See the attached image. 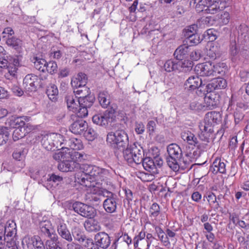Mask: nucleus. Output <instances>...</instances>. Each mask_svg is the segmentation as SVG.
Segmentation results:
<instances>
[{
    "label": "nucleus",
    "instance_id": "5701e85b",
    "mask_svg": "<svg viewBox=\"0 0 249 249\" xmlns=\"http://www.w3.org/2000/svg\"><path fill=\"white\" fill-rule=\"evenodd\" d=\"M87 128V124L86 121L80 119L72 124L70 129L72 133L80 135Z\"/></svg>",
    "mask_w": 249,
    "mask_h": 249
},
{
    "label": "nucleus",
    "instance_id": "c85d7f7f",
    "mask_svg": "<svg viewBox=\"0 0 249 249\" xmlns=\"http://www.w3.org/2000/svg\"><path fill=\"white\" fill-rule=\"evenodd\" d=\"M84 227L89 232L97 231L101 229L99 222L92 218H89L85 222Z\"/></svg>",
    "mask_w": 249,
    "mask_h": 249
},
{
    "label": "nucleus",
    "instance_id": "4d7b16f0",
    "mask_svg": "<svg viewBox=\"0 0 249 249\" xmlns=\"http://www.w3.org/2000/svg\"><path fill=\"white\" fill-rule=\"evenodd\" d=\"M206 37L211 42L215 40L217 38L215 31L213 29L207 30L203 34V37L206 38Z\"/></svg>",
    "mask_w": 249,
    "mask_h": 249
},
{
    "label": "nucleus",
    "instance_id": "2eb2a0df",
    "mask_svg": "<svg viewBox=\"0 0 249 249\" xmlns=\"http://www.w3.org/2000/svg\"><path fill=\"white\" fill-rule=\"evenodd\" d=\"M199 136L203 140L208 139L211 134L213 132V125L209 122L204 120L199 123Z\"/></svg>",
    "mask_w": 249,
    "mask_h": 249
},
{
    "label": "nucleus",
    "instance_id": "3c124183",
    "mask_svg": "<svg viewBox=\"0 0 249 249\" xmlns=\"http://www.w3.org/2000/svg\"><path fill=\"white\" fill-rule=\"evenodd\" d=\"M155 230L158 234V236L160 240L163 242L165 245H167L170 244L168 237L166 234H165L163 231L160 227H156Z\"/></svg>",
    "mask_w": 249,
    "mask_h": 249
},
{
    "label": "nucleus",
    "instance_id": "c756f323",
    "mask_svg": "<svg viewBox=\"0 0 249 249\" xmlns=\"http://www.w3.org/2000/svg\"><path fill=\"white\" fill-rule=\"evenodd\" d=\"M6 44L19 53L23 50V42L19 38L15 37H9L6 40Z\"/></svg>",
    "mask_w": 249,
    "mask_h": 249
},
{
    "label": "nucleus",
    "instance_id": "2f4dec72",
    "mask_svg": "<svg viewBox=\"0 0 249 249\" xmlns=\"http://www.w3.org/2000/svg\"><path fill=\"white\" fill-rule=\"evenodd\" d=\"M65 146L75 150H80L84 147L81 140L75 138H71L68 141L66 140Z\"/></svg>",
    "mask_w": 249,
    "mask_h": 249
},
{
    "label": "nucleus",
    "instance_id": "8fccbe9b",
    "mask_svg": "<svg viewBox=\"0 0 249 249\" xmlns=\"http://www.w3.org/2000/svg\"><path fill=\"white\" fill-rule=\"evenodd\" d=\"M180 159L168 157L167 158V163L169 167L174 171H177L179 169L178 160Z\"/></svg>",
    "mask_w": 249,
    "mask_h": 249
},
{
    "label": "nucleus",
    "instance_id": "4be33fe9",
    "mask_svg": "<svg viewBox=\"0 0 249 249\" xmlns=\"http://www.w3.org/2000/svg\"><path fill=\"white\" fill-rule=\"evenodd\" d=\"M65 149L67 151L65 157L71 158V159L76 163H79V162H82L87 159V155L84 153L73 151L68 147Z\"/></svg>",
    "mask_w": 249,
    "mask_h": 249
},
{
    "label": "nucleus",
    "instance_id": "338daca9",
    "mask_svg": "<svg viewBox=\"0 0 249 249\" xmlns=\"http://www.w3.org/2000/svg\"><path fill=\"white\" fill-rule=\"evenodd\" d=\"M206 1L208 7V8L205 10V11H207V13L214 14V11H215V9H213L212 7H214V0H206Z\"/></svg>",
    "mask_w": 249,
    "mask_h": 249
},
{
    "label": "nucleus",
    "instance_id": "a878e982",
    "mask_svg": "<svg viewBox=\"0 0 249 249\" xmlns=\"http://www.w3.org/2000/svg\"><path fill=\"white\" fill-rule=\"evenodd\" d=\"M38 236H25L22 239V244L24 249H33L35 244L39 239Z\"/></svg>",
    "mask_w": 249,
    "mask_h": 249
},
{
    "label": "nucleus",
    "instance_id": "a18cd8bd",
    "mask_svg": "<svg viewBox=\"0 0 249 249\" xmlns=\"http://www.w3.org/2000/svg\"><path fill=\"white\" fill-rule=\"evenodd\" d=\"M63 181V178L58 175L54 174H52L49 178L47 179V183L51 184L52 186L58 185L60 184Z\"/></svg>",
    "mask_w": 249,
    "mask_h": 249
},
{
    "label": "nucleus",
    "instance_id": "ea45409f",
    "mask_svg": "<svg viewBox=\"0 0 249 249\" xmlns=\"http://www.w3.org/2000/svg\"><path fill=\"white\" fill-rule=\"evenodd\" d=\"M190 107L191 109L197 112L206 110L205 106L203 104L202 100L200 99L193 101L190 104Z\"/></svg>",
    "mask_w": 249,
    "mask_h": 249
},
{
    "label": "nucleus",
    "instance_id": "423d86ee",
    "mask_svg": "<svg viewBox=\"0 0 249 249\" xmlns=\"http://www.w3.org/2000/svg\"><path fill=\"white\" fill-rule=\"evenodd\" d=\"M53 222L54 226L57 229L59 235L63 239L68 242L72 240V236L69 230L65 220L61 217H54L53 218Z\"/></svg>",
    "mask_w": 249,
    "mask_h": 249
},
{
    "label": "nucleus",
    "instance_id": "c9c22d12",
    "mask_svg": "<svg viewBox=\"0 0 249 249\" xmlns=\"http://www.w3.org/2000/svg\"><path fill=\"white\" fill-rule=\"evenodd\" d=\"M46 94L50 100L52 102L57 101L58 95L57 87L54 84H50L47 87Z\"/></svg>",
    "mask_w": 249,
    "mask_h": 249
},
{
    "label": "nucleus",
    "instance_id": "393cba45",
    "mask_svg": "<svg viewBox=\"0 0 249 249\" xmlns=\"http://www.w3.org/2000/svg\"><path fill=\"white\" fill-rule=\"evenodd\" d=\"M66 100L69 110L73 112H76L80 106L79 97L77 98L73 94H71L66 96Z\"/></svg>",
    "mask_w": 249,
    "mask_h": 249
},
{
    "label": "nucleus",
    "instance_id": "6e6552de",
    "mask_svg": "<svg viewBox=\"0 0 249 249\" xmlns=\"http://www.w3.org/2000/svg\"><path fill=\"white\" fill-rule=\"evenodd\" d=\"M223 17H202L198 20V25L200 28L206 26L222 25L226 24L229 22V18Z\"/></svg>",
    "mask_w": 249,
    "mask_h": 249
},
{
    "label": "nucleus",
    "instance_id": "09e8293b",
    "mask_svg": "<svg viewBox=\"0 0 249 249\" xmlns=\"http://www.w3.org/2000/svg\"><path fill=\"white\" fill-rule=\"evenodd\" d=\"M72 237L79 242H84L85 236L79 228H74L72 231Z\"/></svg>",
    "mask_w": 249,
    "mask_h": 249
},
{
    "label": "nucleus",
    "instance_id": "39448f33",
    "mask_svg": "<svg viewBox=\"0 0 249 249\" xmlns=\"http://www.w3.org/2000/svg\"><path fill=\"white\" fill-rule=\"evenodd\" d=\"M16 224L13 220H0V235L6 239L14 238L17 234Z\"/></svg>",
    "mask_w": 249,
    "mask_h": 249
},
{
    "label": "nucleus",
    "instance_id": "bb28decb",
    "mask_svg": "<svg viewBox=\"0 0 249 249\" xmlns=\"http://www.w3.org/2000/svg\"><path fill=\"white\" fill-rule=\"evenodd\" d=\"M211 169L215 174L219 172L221 174L226 173V164L220 159L216 158L213 161Z\"/></svg>",
    "mask_w": 249,
    "mask_h": 249
},
{
    "label": "nucleus",
    "instance_id": "f8f14e48",
    "mask_svg": "<svg viewBox=\"0 0 249 249\" xmlns=\"http://www.w3.org/2000/svg\"><path fill=\"white\" fill-rule=\"evenodd\" d=\"M106 194L104 195L107 198L104 201V208L107 213H114L117 208V196L116 195L108 191H106Z\"/></svg>",
    "mask_w": 249,
    "mask_h": 249
},
{
    "label": "nucleus",
    "instance_id": "603ef678",
    "mask_svg": "<svg viewBox=\"0 0 249 249\" xmlns=\"http://www.w3.org/2000/svg\"><path fill=\"white\" fill-rule=\"evenodd\" d=\"M84 136L89 141H93L97 136L95 130L92 128H87L85 130Z\"/></svg>",
    "mask_w": 249,
    "mask_h": 249
},
{
    "label": "nucleus",
    "instance_id": "58836bf2",
    "mask_svg": "<svg viewBox=\"0 0 249 249\" xmlns=\"http://www.w3.org/2000/svg\"><path fill=\"white\" fill-rule=\"evenodd\" d=\"M32 61L34 63L35 68L38 71L44 72V69H46V61L42 58L34 57L32 59Z\"/></svg>",
    "mask_w": 249,
    "mask_h": 249
},
{
    "label": "nucleus",
    "instance_id": "9d476101",
    "mask_svg": "<svg viewBox=\"0 0 249 249\" xmlns=\"http://www.w3.org/2000/svg\"><path fill=\"white\" fill-rule=\"evenodd\" d=\"M74 92L76 94L80 95V106H83L88 108L92 106L94 101V98L90 95V90L89 88L84 87L83 89H77Z\"/></svg>",
    "mask_w": 249,
    "mask_h": 249
},
{
    "label": "nucleus",
    "instance_id": "bf43d9fd",
    "mask_svg": "<svg viewBox=\"0 0 249 249\" xmlns=\"http://www.w3.org/2000/svg\"><path fill=\"white\" fill-rule=\"evenodd\" d=\"M187 42L190 43L192 45H196L200 43L203 40V38H201L200 36L196 34L188 38Z\"/></svg>",
    "mask_w": 249,
    "mask_h": 249
},
{
    "label": "nucleus",
    "instance_id": "4c0bfd02",
    "mask_svg": "<svg viewBox=\"0 0 249 249\" xmlns=\"http://www.w3.org/2000/svg\"><path fill=\"white\" fill-rule=\"evenodd\" d=\"M98 100L101 106L104 108H107L110 104V98L107 91H101L98 95Z\"/></svg>",
    "mask_w": 249,
    "mask_h": 249
},
{
    "label": "nucleus",
    "instance_id": "a19ab883",
    "mask_svg": "<svg viewBox=\"0 0 249 249\" xmlns=\"http://www.w3.org/2000/svg\"><path fill=\"white\" fill-rule=\"evenodd\" d=\"M39 227L41 231L48 236L51 235L52 231V224L50 221L44 220L40 221Z\"/></svg>",
    "mask_w": 249,
    "mask_h": 249
},
{
    "label": "nucleus",
    "instance_id": "6ab92c4d",
    "mask_svg": "<svg viewBox=\"0 0 249 249\" xmlns=\"http://www.w3.org/2000/svg\"><path fill=\"white\" fill-rule=\"evenodd\" d=\"M95 241L97 247H100L103 249L107 248L110 243L108 235L104 232L96 234L95 236Z\"/></svg>",
    "mask_w": 249,
    "mask_h": 249
},
{
    "label": "nucleus",
    "instance_id": "f257e3e1",
    "mask_svg": "<svg viewBox=\"0 0 249 249\" xmlns=\"http://www.w3.org/2000/svg\"><path fill=\"white\" fill-rule=\"evenodd\" d=\"M66 152V149L62 148L53 155L55 160L61 161L58 165V169L66 172L79 169L75 176L76 181L87 187L89 193L101 195L108 184L107 179L111 176L109 171L96 166L76 163L71 158L65 157Z\"/></svg>",
    "mask_w": 249,
    "mask_h": 249
},
{
    "label": "nucleus",
    "instance_id": "e2e57ef3",
    "mask_svg": "<svg viewBox=\"0 0 249 249\" xmlns=\"http://www.w3.org/2000/svg\"><path fill=\"white\" fill-rule=\"evenodd\" d=\"M46 246L47 249H62L56 241L53 240H48L46 242Z\"/></svg>",
    "mask_w": 249,
    "mask_h": 249
},
{
    "label": "nucleus",
    "instance_id": "cd10ccee",
    "mask_svg": "<svg viewBox=\"0 0 249 249\" xmlns=\"http://www.w3.org/2000/svg\"><path fill=\"white\" fill-rule=\"evenodd\" d=\"M190 47L186 45L179 46L174 52L175 57L178 60H182L188 57Z\"/></svg>",
    "mask_w": 249,
    "mask_h": 249
},
{
    "label": "nucleus",
    "instance_id": "774afa93",
    "mask_svg": "<svg viewBox=\"0 0 249 249\" xmlns=\"http://www.w3.org/2000/svg\"><path fill=\"white\" fill-rule=\"evenodd\" d=\"M189 56L192 61H197L201 58V54L199 50H194L190 53Z\"/></svg>",
    "mask_w": 249,
    "mask_h": 249
},
{
    "label": "nucleus",
    "instance_id": "37998d69",
    "mask_svg": "<svg viewBox=\"0 0 249 249\" xmlns=\"http://www.w3.org/2000/svg\"><path fill=\"white\" fill-rule=\"evenodd\" d=\"M10 131L7 127L0 126V145L5 143L8 140Z\"/></svg>",
    "mask_w": 249,
    "mask_h": 249
},
{
    "label": "nucleus",
    "instance_id": "680f3d73",
    "mask_svg": "<svg viewBox=\"0 0 249 249\" xmlns=\"http://www.w3.org/2000/svg\"><path fill=\"white\" fill-rule=\"evenodd\" d=\"M78 117L83 118L88 115V107L83 106H79L76 112H74Z\"/></svg>",
    "mask_w": 249,
    "mask_h": 249
},
{
    "label": "nucleus",
    "instance_id": "0e129e2a",
    "mask_svg": "<svg viewBox=\"0 0 249 249\" xmlns=\"http://www.w3.org/2000/svg\"><path fill=\"white\" fill-rule=\"evenodd\" d=\"M5 249H18L14 238L6 240Z\"/></svg>",
    "mask_w": 249,
    "mask_h": 249
},
{
    "label": "nucleus",
    "instance_id": "a211bd4d",
    "mask_svg": "<svg viewBox=\"0 0 249 249\" xmlns=\"http://www.w3.org/2000/svg\"><path fill=\"white\" fill-rule=\"evenodd\" d=\"M185 89L188 90H195L201 88L200 90L204 85H202L201 79L198 76H192L189 77L185 83Z\"/></svg>",
    "mask_w": 249,
    "mask_h": 249
},
{
    "label": "nucleus",
    "instance_id": "6e6d98bb",
    "mask_svg": "<svg viewBox=\"0 0 249 249\" xmlns=\"http://www.w3.org/2000/svg\"><path fill=\"white\" fill-rule=\"evenodd\" d=\"M46 67V69H44V72L47 71L52 74L55 73L57 70V64L54 61H50L48 63L47 62Z\"/></svg>",
    "mask_w": 249,
    "mask_h": 249
},
{
    "label": "nucleus",
    "instance_id": "72a5a7b5",
    "mask_svg": "<svg viewBox=\"0 0 249 249\" xmlns=\"http://www.w3.org/2000/svg\"><path fill=\"white\" fill-rule=\"evenodd\" d=\"M206 55L212 59H215L219 55V48L213 42L209 43L206 48Z\"/></svg>",
    "mask_w": 249,
    "mask_h": 249
},
{
    "label": "nucleus",
    "instance_id": "9b49d317",
    "mask_svg": "<svg viewBox=\"0 0 249 249\" xmlns=\"http://www.w3.org/2000/svg\"><path fill=\"white\" fill-rule=\"evenodd\" d=\"M213 63L210 61L199 63L195 67L196 73L203 77L214 76Z\"/></svg>",
    "mask_w": 249,
    "mask_h": 249
},
{
    "label": "nucleus",
    "instance_id": "13d9d810",
    "mask_svg": "<svg viewBox=\"0 0 249 249\" xmlns=\"http://www.w3.org/2000/svg\"><path fill=\"white\" fill-rule=\"evenodd\" d=\"M27 154L26 149H19L15 151L13 154V158L18 160H23Z\"/></svg>",
    "mask_w": 249,
    "mask_h": 249
},
{
    "label": "nucleus",
    "instance_id": "4468645a",
    "mask_svg": "<svg viewBox=\"0 0 249 249\" xmlns=\"http://www.w3.org/2000/svg\"><path fill=\"white\" fill-rule=\"evenodd\" d=\"M38 79L37 76L34 74H28L23 79V86L26 92L35 91L36 90V85L38 84Z\"/></svg>",
    "mask_w": 249,
    "mask_h": 249
},
{
    "label": "nucleus",
    "instance_id": "b1692460",
    "mask_svg": "<svg viewBox=\"0 0 249 249\" xmlns=\"http://www.w3.org/2000/svg\"><path fill=\"white\" fill-rule=\"evenodd\" d=\"M31 129V126L28 124H25L23 126H18L13 131V140L16 141L23 138Z\"/></svg>",
    "mask_w": 249,
    "mask_h": 249
},
{
    "label": "nucleus",
    "instance_id": "7ed1b4c3",
    "mask_svg": "<svg viewBox=\"0 0 249 249\" xmlns=\"http://www.w3.org/2000/svg\"><path fill=\"white\" fill-rule=\"evenodd\" d=\"M125 149L123 150V155L124 160L130 164L133 163L136 164L141 163L142 160L143 151L140 145L138 146L136 143L126 146Z\"/></svg>",
    "mask_w": 249,
    "mask_h": 249
},
{
    "label": "nucleus",
    "instance_id": "5fc2aeb1",
    "mask_svg": "<svg viewBox=\"0 0 249 249\" xmlns=\"http://www.w3.org/2000/svg\"><path fill=\"white\" fill-rule=\"evenodd\" d=\"M206 197L207 201L212 207H214L215 208H217L218 207L219 204L216 201V196L213 193H209L208 194Z\"/></svg>",
    "mask_w": 249,
    "mask_h": 249
},
{
    "label": "nucleus",
    "instance_id": "de8ad7c7",
    "mask_svg": "<svg viewBox=\"0 0 249 249\" xmlns=\"http://www.w3.org/2000/svg\"><path fill=\"white\" fill-rule=\"evenodd\" d=\"M178 68L180 69V71H187L191 70L194 65L192 61L189 60H185L182 62H178Z\"/></svg>",
    "mask_w": 249,
    "mask_h": 249
},
{
    "label": "nucleus",
    "instance_id": "c03bdc74",
    "mask_svg": "<svg viewBox=\"0 0 249 249\" xmlns=\"http://www.w3.org/2000/svg\"><path fill=\"white\" fill-rule=\"evenodd\" d=\"M141 163H142L143 168L147 171L153 170L155 168V164L153 160L149 157H146L144 159L142 157Z\"/></svg>",
    "mask_w": 249,
    "mask_h": 249
},
{
    "label": "nucleus",
    "instance_id": "412c9836",
    "mask_svg": "<svg viewBox=\"0 0 249 249\" xmlns=\"http://www.w3.org/2000/svg\"><path fill=\"white\" fill-rule=\"evenodd\" d=\"M227 87L226 80L222 78L214 79L212 81L206 86L208 91H213L216 89H225Z\"/></svg>",
    "mask_w": 249,
    "mask_h": 249
},
{
    "label": "nucleus",
    "instance_id": "69168bd1",
    "mask_svg": "<svg viewBox=\"0 0 249 249\" xmlns=\"http://www.w3.org/2000/svg\"><path fill=\"white\" fill-rule=\"evenodd\" d=\"M239 52V49L238 48L236 42L232 41L231 43L230 46V53L231 55L234 56H236Z\"/></svg>",
    "mask_w": 249,
    "mask_h": 249
},
{
    "label": "nucleus",
    "instance_id": "e433bc0d",
    "mask_svg": "<svg viewBox=\"0 0 249 249\" xmlns=\"http://www.w3.org/2000/svg\"><path fill=\"white\" fill-rule=\"evenodd\" d=\"M205 119L213 125L220 122L221 116L219 112L211 111L206 114Z\"/></svg>",
    "mask_w": 249,
    "mask_h": 249
},
{
    "label": "nucleus",
    "instance_id": "1a4fd4ad",
    "mask_svg": "<svg viewBox=\"0 0 249 249\" xmlns=\"http://www.w3.org/2000/svg\"><path fill=\"white\" fill-rule=\"evenodd\" d=\"M72 208L75 212L85 217L93 218L96 215L93 207L80 202L74 203Z\"/></svg>",
    "mask_w": 249,
    "mask_h": 249
},
{
    "label": "nucleus",
    "instance_id": "aec40b11",
    "mask_svg": "<svg viewBox=\"0 0 249 249\" xmlns=\"http://www.w3.org/2000/svg\"><path fill=\"white\" fill-rule=\"evenodd\" d=\"M182 140L192 146H195L198 143V140L195 135L189 130H185L181 133Z\"/></svg>",
    "mask_w": 249,
    "mask_h": 249
},
{
    "label": "nucleus",
    "instance_id": "79ce46f5",
    "mask_svg": "<svg viewBox=\"0 0 249 249\" xmlns=\"http://www.w3.org/2000/svg\"><path fill=\"white\" fill-rule=\"evenodd\" d=\"M164 69L167 72H171L176 70H181L178 68V62L176 63L171 59L168 60L165 62Z\"/></svg>",
    "mask_w": 249,
    "mask_h": 249
},
{
    "label": "nucleus",
    "instance_id": "f03ea898",
    "mask_svg": "<svg viewBox=\"0 0 249 249\" xmlns=\"http://www.w3.org/2000/svg\"><path fill=\"white\" fill-rule=\"evenodd\" d=\"M107 142L113 148L122 150L128 144V138L124 131L118 130L115 132H110L107 134Z\"/></svg>",
    "mask_w": 249,
    "mask_h": 249
},
{
    "label": "nucleus",
    "instance_id": "f3484780",
    "mask_svg": "<svg viewBox=\"0 0 249 249\" xmlns=\"http://www.w3.org/2000/svg\"><path fill=\"white\" fill-rule=\"evenodd\" d=\"M87 82V77L85 73L79 72L73 76L71 81V84L73 88L77 89H83Z\"/></svg>",
    "mask_w": 249,
    "mask_h": 249
},
{
    "label": "nucleus",
    "instance_id": "49530a36",
    "mask_svg": "<svg viewBox=\"0 0 249 249\" xmlns=\"http://www.w3.org/2000/svg\"><path fill=\"white\" fill-rule=\"evenodd\" d=\"M197 28V24H192L190 26L187 27L183 30V33L184 36L186 38H188L196 34Z\"/></svg>",
    "mask_w": 249,
    "mask_h": 249
},
{
    "label": "nucleus",
    "instance_id": "473e14b6",
    "mask_svg": "<svg viewBox=\"0 0 249 249\" xmlns=\"http://www.w3.org/2000/svg\"><path fill=\"white\" fill-rule=\"evenodd\" d=\"M169 157L180 159L182 155V151L180 147L177 144L172 143L167 147Z\"/></svg>",
    "mask_w": 249,
    "mask_h": 249
},
{
    "label": "nucleus",
    "instance_id": "f704fd0d",
    "mask_svg": "<svg viewBox=\"0 0 249 249\" xmlns=\"http://www.w3.org/2000/svg\"><path fill=\"white\" fill-rule=\"evenodd\" d=\"M61 134L56 133L57 135L60 136V138L56 139L55 140H53L55 149L58 150L60 149L62 150V148L65 149L66 148L64 147L66 140L65 139V136L64 134L67 132V130L65 128H63L61 129Z\"/></svg>",
    "mask_w": 249,
    "mask_h": 249
},
{
    "label": "nucleus",
    "instance_id": "864d4df0",
    "mask_svg": "<svg viewBox=\"0 0 249 249\" xmlns=\"http://www.w3.org/2000/svg\"><path fill=\"white\" fill-rule=\"evenodd\" d=\"M213 66L214 76L216 75L217 74H222L224 73L226 70V64L224 63H219L215 65L213 63Z\"/></svg>",
    "mask_w": 249,
    "mask_h": 249
},
{
    "label": "nucleus",
    "instance_id": "20e7f679",
    "mask_svg": "<svg viewBox=\"0 0 249 249\" xmlns=\"http://www.w3.org/2000/svg\"><path fill=\"white\" fill-rule=\"evenodd\" d=\"M117 108L116 106L114 105L104 113L94 115L92 117L93 123L100 126H107L115 120Z\"/></svg>",
    "mask_w": 249,
    "mask_h": 249
},
{
    "label": "nucleus",
    "instance_id": "0eeeda50",
    "mask_svg": "<svg viewBox=\"0 0 249 249\" xmlns=\"http://www.w3.org/2000/svg\"><path fill=\"white\" fill-rule=\"evenodd\" d=\"M149 217L151 219L150 223L155 226L162 224L166 220V215L164 213H161L160 207L157 203H153L149 210Z\"/></svg>",
    "mask_w": 249,
    "mask_h": 249
},
{
    "label": "nucleus",
    "instance_id": "052dcab7",
    "mask_svg": "<svg viewBox=\"0 0 249 249\" xmlns=\"http://www.w3.org/2000/svg\"><path fill=\"white\" fill-rule=\"evenodd\" d=\"M156 129V124L153 121H150L147 124V130L150 136L152 137L155 133Z\"/></svg>",
    "mask_w": 249,
    "mask_h": 249
},
{
    "label": "nucleus",
    "instance_id": "7c9ffc66",
    "mask_svg": "<svg viewBox=\"0 0 249 249\" xmlns=\"http://www.w3.org/2000/svg\"><path fill=\"white\" fill-rule=\"evenodd\" d=\"M6 124L9 127L15 129L19 126H23L25 124V122L23 117L12 116L7 119Z\"/></svg>",
    "mask_w": 249,
    "mask_h": 249
},
{
    "label": "nucleus",
    "instance_id": "ddd939ff",
    "mask_svg": "<svg viewBox=\"0 0 249 249\" xmlns=\"http://www.w3.org/2000/svg\"><path fill=\"white\" fill-rule=\"evenodd\" d=\"M41 142L43 147L48 151H54L56 150L53 140L60 138V136L55 133H51L41 135Z\"/></svg>",
    "mask_w": 249,
    "mask_h": 249
},
{
    "label": "nucleus",
    "instance_id": "dca6fc26",
    "mask_svg": "<svg viewBox=\"0 0 249 249\" xmlns=\"http://www.w3.org/2000/svg\"><path fill=\"white\" fill-rule=\"evenodd\" d=\"M204 98V105L206 109H212L217 106L219 103V96L213 91H208Z\"/></svg>",
    "mask_w": 249,
    "mask_h": 249
}]
</instances>
